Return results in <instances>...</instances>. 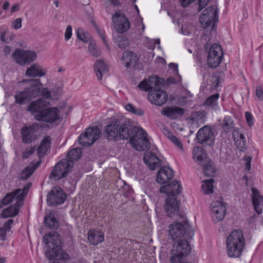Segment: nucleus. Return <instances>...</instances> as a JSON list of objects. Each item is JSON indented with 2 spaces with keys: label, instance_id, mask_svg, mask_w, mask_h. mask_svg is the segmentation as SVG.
Listing matches in <instances>:
<instances>
[{
  "label": "nucleus",
  "instance_id": "f257e3e1",
  "mask_svg": "<svg viewBox=\"0 0 263 263\" xmlns=\"http://www.w3.org/2000/svg\"><path fill=\"white\" fill-rule=\"evenodd\" d=\"M245 245L242 232L240 230L232 231L227 237L226 241L227 253L231 258L239 257Z\"/></svg>",
  "mask_w": 263,
  "mask_h": 263
},
{
  "label": "nucleus",
  "instance_id": "f03ea898",
  "mask_svg": "<svg viewBox=\"0 0 263 263\" xmlns=\"http://www.w3.org/2000/svg\"><path fill=\"white\" fill-rule=\"evenodd\" d=\"M104 134L107 139L112 141L127 139L129 137V125L126 122L120 124L118 119H114L105 126Z\"/></svg>",
  "mask_w": 263,
  "mask_h": 263
},
{
  "label": "nucleus",
  "instance_id": "7ed1b4c3",
  "mask_svg": "<svg viewBox=\"0 0 263 263\" xmlns=\"http://www.w3.org/2000/svg\"><path fill=\"white\" fill-rule=\"evenodd\" d=\"M129 142L132 146L138 151L149 148L150 143L146 132L141 127L135 126L129 130Z\"/></svg>",
  "mask_w": 263,
  "mask_h": 263
},
{
  "label": "nucleus",
  "instance_id": "20e7f679",
  "mask_svg": "<svg viewBox=\"0 0 263 263\" xmlns=\"http://www.w3.org/2000/svg\"><path fill=\"white\" fill-rule=\"evenodd\" d=\"M30 87L25 88L23 91L17 92L14 96L15 102L23 105L29 102L32 98L38 96L41 92L42 86L39 79H33Z\"/></svg>",
  "mask_w": 263,
  "mask_h": 263
},
{
  "label": "nucleus",
  "instance_id": "39448f33",
  "mask_svg": "<svg viewBox=\"0 0 263 263\" xmlns=\"http://www.w3.org/2000/svg\"><path fill=\"white\" fill-rule=\"evenodd\" d=\"M169 233L172 239H192L194 232L187 222H174L168 226Z\"/></svg>",
  "mask_w": 263,
  "mask_h": 263
},
{
  "label": "nucleus",
  "instance_id": "423d86ee",
  "mask_svg": "<svg viewBox=\"0 0 263 263\" xmlns=\"http://www.w3.org/2000/svg\"><path fill=\"white\" fill-rule=\"evenodd\" d=\"M187 239H181L174 244L171 251L170 261L171 262L185 260L186 256L190 253L191 246Z\"/></svg>",
  "mask_w": 263,
  "mask_h": 263
},
{
  "label": "nucleus",
  "instance_id": "0eeeda50",
  "mask_svg": "<svg viewBox=\"0 0 263 263\" xmlns=\"http://www.w3.org/2000/svg\"><path fill=\"white\" fill-rule=\"evenodd\" d=\"M223 53L221 45L213 44L210 48L207 56V64L211 68H216L221 63Z\"/></svg>",
  "mask_w": 263,
  "mask_h": 263
},
{
  "label": "nucleus",
  "instance_id": "6e6552de",
  "mask_svg": "<svg viewBox=\"0 0 263 263\" xmlns=\"http://www.w3.org/2000/svg\"><path fill=\"white\" fill-rule=\"evenodd\" d=\"M72 167V163L67 159H63L57 163L50 175V178L59 180L65 177Z\"/></svg>",
  "mask_w": 263,
  "mask_h": 263
},
{
  "label": "nucleus",
  "instance_id": "1a4fd4ad",
  "mask_svg": "<svg viewBox=\"0 0 263 263\" xmlns=\"http://www.w3.org/2000/svg\"><path fill=\"white\" fill-rule=\"evenodd\" d=\"M218 21V8L216 5L206 8L203 11L200 17V22L204 28L209 27L212 22L215 23Z\"/></svg>",
  "mask_w": 263,
  "mask_h": 263
},
{
  "label": "nucleus",
  "instance_id": "9d476101",
  "mask_svg": "<svg viewBox=\"0 0 263 263\" xmlns=\"http://www.w3.org/2000/svg\"><path fill=\"white\" fill-rule=\"evenodd\" d=\"M101 130L98 126L88 127L79 136V143L83 146H89L99 138Z\"/></svg>",
  "mask_w": 263,
  "mask_h": 263
},
{
  "label": "nucleus",
  "instance_id": "9b49d317",
  "mask_svg": "<svg viewBox=\"0 0 263 263\" xmlns=\"http://www.w3.org/2000/svg\"><path fill=\"white\" fill-rule=\"evenodd\" d=\"M39 125L37 123L26 125L21 129V139L24 143L30 144L36 140V133L39 130Z\"/></svg>",
  "mask_w": 263,
  "mask_h": 263
},
{
  "label": "nucleus",
  "instance_id": "f8f14e48",
  "mask_svg": "<svg viewBox=\"0 0 263 263\" xmlns=\"http://www.w3.org/2000/svg\"><path fill=\"white\" fill-rule=\"evenodd\" d=\"M111 19L114 28L118 33H124L129 29V22L121 11H117L112 16Z\"/></svg>",
  "mask_w": 263,
  "mask_h": 263
},
{
  "label": "nucleus",
  "instance_id": "ddd939ff",
  "mask_svg": "<svg viewBox=\"0 0 263 263\" xmlns=\"http://www.w3.org/2000/svg\"><path fill=\"white\" fill-rule=\"evenodd\" d=\"M60 113L57 107H47L42 113L35 115V119L38 121L51 123L59 119Z\"/></svg>",
  "mask_w": 263,
  "mask_h": 263
},
{
  "label": "nucleus",
  "instance_id": "4468645a",
  "mask_svg": "<svg viewBox=\"0 0 263 263\" xmlns=\"http://www.w3.org/2000/svg\"><path fill=\"white\" fill-rule=\"evenodd\" d=\"M12 55L15 62L21 65L30 64L36 58L34 51L22 49H16Z\"/></svg>",
  "mask_w": 263,
  "mask_h": 263
},
{
  "label": "nucleus",
  "instance_id": "2eb2a0df",
  "mask_svg": "<svg viewBox=\"0 0 263 263\" xmlns=\"http://www.w3.org/2000/svg\"><path fill=\"white\" fill-rule=\"evenodd\" d=\"M66 199V194L58 186H54L47 197V202L50 205L62 204Z\"/></svg>",
  "mask_w": 263,
  "mask_h": 263
},
{
  "label": "nucleus",
  "instance_id": "dca6fc26",
  "mask_svg": "<svg viewBox=\"0 0 263 263\" xmlns=\"http://www.w3.org/2000/svg\"><path fill=\"white\" fill-rule=\"evenodd\" d=\"M198 142L203 146L211 145L214 143V136L212 129L205 126L200 128L197 133Z\"/></svg>",
  "mask_w": 263,
  "mask_h": 263
},
{
  "label": "nucleus",
  "instance_id": "f3484780",
  "mask_svg": "<svg viewBox=\"0 0 263 263\" xmlns=\"http://www.w3.org/2000/svg\"><path fill=\"white\" fill-rule=\"evenodd\" d=\"M147 98L152 104L161 106L167 101V95L165 91L160 89H157L154 90H150Z\"/></svg>",
  "mask_w": 263,
  "mask_h": 263
},
{
  "label": "nucleus",
  "instance_id": "a211bd4d",
  "mask_svg": "<svg viewBox=\"0 0 263 263\" xmlns=\"http://www.w3.org/2000/svg\"><path fill=\"white\" fill-rule=\"evenodd\" d=\"M163 80L157 76H152L148 80H144L141 82L138 87L145 91L159 89L162 84Z\"/></svg>",
  "mask_w": 263,
  "mask_h": 263
},
{
  "label": "nucleus",
  "instance_id": "6ab92c4d",
  "mask_svg": "<svg viewBox=\"0 0 263 263\" xmlns=\"http://www.w3.org/2000/svg\"><path fill=\"white\" fill-rule=\"evenodd\" d=\"M211 211L213 220L215 222H218L223 219L226 212V209L222 202L215 201L212 203Z\"/></svg>",
  "mask_w": 263,
  "mask_h": 263
},
{
  "label": "nucleus",
  "instance_id": "aec40b11",
  "mask_svg": "<svg viewBox=\"0 0 263 263\" xmlns=\"http://www.w3.org/2000/svg\"><path fill=\"white\" fill-rule=\"evenodd\" d=\"M30 186L31 183H27V185L24 187L22 190L17 189L12 193L7 194L6 196L2 199V203L3 205H7L11 203L13 199H15V201H18L17 197L18 196L19 194L21 195H23L24 198L25 196H26L27 194Z\"/></svg>",
  "mask_w": 263,
  "mask_h": 263
},
{
  "label": "nucleus",
  "instance_id": "412c9836",
  "mask_svg": "<svg viewBox=\"0 0 263 263\" xmlns=\"http://www.w3.org/2000/svg\"><path fill=\"white\" fill-rule=\"evenodd\" d=\"M181 185L180 182L173 180L168 184L163 185L160 189V192L166 194L168 197H175L181 192Z\"/></svg>",
  "mask_w": 263,
  "mask_h": 263
},
{
  "label": "nucleus",
  "instance_id": "4be33fe9",
  "mask_svg": "<svg viewBox=\"0 0 263 263\" xmlns=\"http://www.w3.org/2000/svg\"><path fill=\"white\" fill-rule=\"evenodd\" d=\"M50 105L48 101L43 99H39L31 103L28 108V110L31 112V114L34 116L40 114L44 111L46 108Z\"/></svg>",
  "mask_w": 263,
  "mask_h": 263
},
{
  "label": "nucleus",
  "instance_id": "5701e85b",
  "mask_svg": "<svg viewBox=\"0 0 263 263\" xmlns=\"http://www.w3.org/2000/svg\"><path fill=\"white\" fill-rule=\"evenodd\" d=\"M18 198V201H15L14 205H11L9 208L4 209L2 213V216L4 218L13 217L16 215L20 210V206L24 200V195L19 194Z\"/></svg>",
  "mask_w": 263,
  "mask_h": 263
},
{
  "label": "nucleus",
  "instance_id": "b1692460",
  "mask_svg": "<svg viewBox=\"0 0 263 263\" xmlns=\"http://www.w3.org/2000/svg\"><path fill=\"white\" fill-rule=\"evenodd\" d=\"M174 176L173 170L168 166L162 167L158 172L157 182L159 184H164L170 181Z\"/></svg>",
  "mask_w": 263,
  "mask_h": 263
},
{
  "label": "nucleus",
  "instance_id": "393cba45",
  "mask_svg": "<svg viewBox=\"0 0 263 263\" xmlns=\"http://www.w3.org/2000/svg\"><path fill=\"white\" fill-rule=\"evenodd\" d=\"M251 190L252 192V195L251 196L252 204L255 211L258 214H260L262 211L263 196L260 194L259 190L256 187H252Z\"/></svg>",
  "mask_w": 263,
  "mask_h": 263
},
{
  "label": "nucleus",
  "instance_id": "a878e982",
  "mask_svg": "<svg viewBox=\"0 0 263 263\" xmlns=\"http://www.w3.org/2000/svg\"><path fill=\"white\" fill-rule=\"evenodd\" d=\"M184 111L183 108L175 106L164 108L162 111V114L170 119H175L182 116Z\"/></svg>",
  "mask_w": 263,
  "mask_h": 263
},
{
  "label": "nucleus",
  "instance_id": "bb28decb",
  "mask_svg": "<svg viewBox=\"0 0 263 263\" xmlns=\"http://www.w3.org/2000/svg\"><path fill=\"white\" fill-rule=\"evenodd\" d=\"M179 210L178 202L175 197H168L165 200V210L168 216L172 217Z\"/></svg>",
  "mask_w": 263,
  "mask_h": 263
},
{
  "label": "nucleus",
  "instance_id": "cd10ccee",
  "mask_svg": "<svg viewBox=\"0 0 263 263\" xmlns=\"http://www.w3.org/2000/svg\"><path fill=\"white\" fill-rule=\"evenodd\" d=\"M51 138L49 136H45L37 149V153L40 159L46 155L50 151Z\"/></svg>",
  "mask_w": 263,
  "mask_h": 263
},
{
  "label": "nucleus",
  "instance_id": "c85d7f7f",
  "mask_svg": "<svg viewBox=\"0 0 263 263\" xmlns=\"http://www.w3.org/2000/svg\"><path fill=\"white\" fill-rule=\"evenodd\" d=\"M144 161L148 165L149 168L152 170H154L158 167L160 165L159 159L154 153L148 152L146 153L143 157Z\"/></svg>",
  "mask_w": 263,
  "mask_h": 263
},
{
  "label": "nucleus",
  "instance_id": "c756f323",
  "mask_svg": "<svg viewBox=\"0 0 263 263\" xmlns=\"http://www.w3.org/2000/svg\"><path fill=\"white\" fill-rule=\"evenodd\" d=\"M233 137L237 148L241 152L247 149V143L244 135L235 129L233 132Z\"/></svg>",
  "mask_w": 263,
  "mask_h": 263
},
{
  "label": "nucleus",
  "instance_id": "7c9ffc66",
  "mask_svg": "<svg viewBox=\"0 0 263 263\" xmlns=\"http://www.w3.org/2000/svg\"><path fill=\"white\" fill-rule=\"evenodd\" d=\"M46 73L45 70L42 67L37 63L31 65L28 68L26 71V75L30 77H43Z\"/></svg>",
  "mask_w": 263,
  "mask_h": 263
},
{
  "label": "nucleus",
  "instance_id": "2f4dec72",
  "mask_svg": "<svg viewBox=\"0 0 263 263\" xmlns=\"http://www.w3.org/2000/svg\"><path fill=\"white\" fill-rule=\"evenodd\" d=\"M122 61L126 67L128 68L134 67L138 61V59L133 52L126 51L123 54Z\"/></svg>",
  "mask_w": 263,
  "mask_h": 263
},
{
  "label": "nucleus",
  "instance_id": "473e14b6",
  "mask_svg": "<svg viewBox=\"0 0 263 263\" xmlns=\"http://www.w3.org/2000/svg\"><path fill=\"white\" fill-rule=\"evenodd\" d=\"M88 239L93 245H97L104 241V234L102 232L89 230L88 232Z\"/></svg>",
  "mask_w": 263,
  "mask_h": 263
},
{
  "label": "nucleus",
  "instance_id": "72a5a7b5",
  "mask_svg": "<svg viewBox=\"0 0 263 263\" xmlns=\"http://www.w3.org/2000/svg\"><path fill=\"white\" fill-rule=\"evenodd\" d=\"M94 69L98 79L100 80L107 72L108 67L103 60H98L94 64Z\"/></svg>",
  "mask_w": 263,
  "mask_h": 263
},
{
  "label": "nucleus",
  "instance_id": "f704fd0d",
  "mask_svg": "<svg viewBox=\"0 0 263 263\" xmlns=\"http://www.w3.org/2000/svg\"><path fill=\"white\" fill-rule=\"evenodd\" d=\"M41 163V160L38 161L30 163L29 165L26 167L21 174V179L26 180L28 179L34 172V171L40 166Z\"/></svg>",
  "mask_w": 263,
  "mask_h": 263
},
{
  "label": "nucleus",
  "instance_id": "c9c22d12",
  "mask_svg": "<svg viewBox=\"0 0 263 263\" xmlns=\"http://www.w3.org/2000/svg\"><path fill=\"white\" fill-rule=\"evenodd\" d=\"M82 155V152L79 148H74L70 150L68 153L67 161H71L73 165V161L78 160Z\"/></svg>",
  "mask_w": 263,
  "mask_h": 263
},
{
  "label": "nucleus",
  "instance_id": "e433bc0d",
  "mask_svg": "<svg viewBox=\"0 0 263 263\" xmlns=\"http://www.w3.org/2000/svg\"><path fill=\"white\" fill-rule=\"evenodd\" d=\"M206 157V154L202 147H196L193 150V158L194 160L201 161Z\"/></svg>",
  "mask_w": 263,
  "mask_h": 263
},
{
  "label": "nucleus",
  "instance_id": "4c0bfd02",
  "mask_svg": "<svg viewBox=\"0 0 263 263\" xmlns=\"http://www.w3.org/2000/svg\"><path fill=\"white\" fill-rule=\"evenodd\" d=\"M44 222L46 226L51 229H57L58 227V221L52 213L46 216Z\"/></svg>",
  "mask_w": 263,
  "mask_h": 263
},
{
  "label": "nucleus",
  "instance_id": "58836bf2",
  "mask_svg": "<svg viewBox=\"0 0 263 263\" xmlns=\"http://www.w3.org/2000/svg\"><path fill=\"white\" fill-rule=\"evenodd\" d=\"M219 97V94L217 93L213 95L208 98L205 101L203 105L208 106L211 108H214L217 106V100Z\"/></svg>",
  "mask_w": 263,
  "mask_h": 263
},
{
  "label": "nucleus",
  "instance_id": "ea45409f",
  "mask_svg": "<svg viewBox=\"0 0 263 263\" xmlns=\"http://www.w3.org/2000/svg\"><path fill=\"white\" fill-rule=\"evenodd\" d=\"M114 41L120 48H125L128 45L127 38L123 35H118L115 36Z\"/></svg>",
  "mask_w": 263,
  "mask_h": 263
},
{
  "label": "nucleus",
  "instance_id": "a19ab883",
  "mask_svg": "<svg viewBox=\"0 0 263 263\" xmlns=\"http://www.w3.org/2000/svg\"><path fill=\"white\" fill-rule=\"evenodd\" d=\"M214 180L212 179L204 180L202 185V189L205 194H210L213 193Z\"/></svg>",
  "mask_w": 263,
  "mask_h": 263
},
{
  "label": "nucleus",
  "instance_id": "79ce46f5",
  "mask_svg": "<svg viewBox=\"0 0 263 263\" xmlns=\"http://www.w3.org/2000/svg\"><path fill=\"white\" fill-rule=\"evenodd\" d=\"M222 128L224 132H228L233 128V121L230 116L224 117L222 124Z\"/></svg>",
  "mask_w": 263,
  "mask_h": 263
},
{
  "label": "nucleus",
  "instance_id": "37998d69",
  "mask_svg": "<svg viewBox=\"0 0 263 263\" xmlns=\"http://www.w3.org/2000/svg\"><path fill=\"white\" fill-rule=\"evenodd\" d=\"M88 50L90 53L95 57L100 56L101 54V50L96 48V45L93 43H89L88 45Z\"/></svg>",
  "mask_w": 263,
  "mask_h": 263
},
{
  "label": "nucleus",
  "instance_id": "c03bdc74",
  "mask_svg": "<svg viewBox=\"0 0 263 263\" xmlns=\"http://www.w3.org/2000/svg\"><path fill=\"white\" fill-rule=\"evenodd\" d=\"M125 109L131 112L134 113L135 115H142L144 114V111L139 109L135 107L132 104H128L125 106Z\"/></svg>",
  "mask_w": 263,
  "mask_h": 263
},
{
  "label": "nucleus",
  "instance_id": "a18cd8bd",
  "mask_svg": "<svg viewBox=\"0 0 263 263\" xmlns=\"http://www.w3.org/2000/svg\"><path fill=\"white\" fill-rule=\"evenodd\" d=\"M215 169L214 167L211 164V162H209L204 168V172L206 175L210 176L215 173Z\"/></svg>",
  "mask_w": 263,
  "mask_h": 263
},
{
  "label": "nucleus",
  "instance_id": "49530a36",
  "mask_svg": "<svg viewBox=\"0 0 263 263\" xmlns=\"http://www.w3.org/2000/svg\"><path fill=\"white\" fill-rule=\"evenodd\" d=\"M35 151V148L33 147H28L26 148L25 151L22 153V158L24 159L29 158L32 155Z\"/></svg>",
  "mask_w": 263,
  "mask_h": 263
},
{
  "label": "nucleus",
  "instance_id": "de8ad7c7",
  "mask_svg": "<svg viewBox=\"0 0 263 263\" xmlns=\"http://www.w3.org/2000/svg\"><path fill=\"white\" fill-rule=\"evenodd\" d=\"M245 118L248 125L251 127L253 124V117L251 113L247 111L245 112Z\"/></svg>",
  "mask_w": 263,
  "mask_h": 263
},
{
  "label": "nucleus",
  "instance_id": "09e8293b",
  "mask_svg": "<svg viewBox=\"0 0 263 263\" xmlns=\"http://www.w3.org/2000/svg\"><path fill=\"white\" fill-rule=\"evenodd\" d=\"M255 94L259 100H263V90L261 86H257L256 87Z\"/></svg>",
  "mask_w": 263,
  "mask_h": 263
},
{
  "label": "nucleus",
  "instance_id": "8fccbe9b",
  "mask_svg": "<svg viewBox=\"0 0 263 263\" xmlns=\"http://www.w3.org/2000/svg\"><path fill=\"white\" fill-rule=\"evenodd\" d=\"M22 20L21 18H17L12 23V28L17 30L22 27Z\"/></svg>",
  "mask_w": 263,
  "mask_h": 263
},
{
  "label": "nucleus",
  "instance_id": "3c124183",
  "mask_svg": "<svg viewBox=\"0 0 263 263\" xmlns=\"http://www.w3.org/2000/svg\"><path fill=\"white\" fill-rule=\"evenodd\" d=\"M77 34L78 39L83 42L86 43L88 41V39L85 36V34L81 29H78Z\"/></svg>",
  "mask_w": 263,
  "mask_h": 263
},
{
  "label": "nucleus",
  "instance_id": "603ef678",
  "mask_svg": "<svg viewBox=\"0 0 263 263\" xmlns=\"http://www.w3.org/2000/svg\"><path fill=\"white\" fill-rule=\"evenodd\" d=\"M72 27L71 26H68L65 32V39L66 41L69 40L72 35Z\"/></svg>",
  "mask_w": 263,
  "mask_h": 263
},
{
  "label": "nucleus",
  "instance_id": "864d4df0",
  "mask_svg": "<svg viewBox=\"0 0 263 263\" xmlns=\"http://www.w3.org/2000/svg\"><path fill=\"white\" fill-rule=\"evenodd\" d=\"M172 140H171L175 145L181 149H183V145L180 141L176 137H172Z\"/></svg>",
  "mask_w": 263,
  "mask_h": 263
},
{
  "label": "nucleus",
  "instance_id": "5fc2aeb1",
  "mask_svg": "<svg viewBox=\"0 0 263 263\" xmlns=\"http://www.w3.org/2000/svg\"><path fill=\"white\" fill-rule=\"evenodd\" d=\"M42 95L46 99H49L51 98L50 92L48 91L47 88H43L41 91Z\"/></svg>",
  "mask_w": 263,
  "mask_h": 263
},
{
  "label": "nucleus",
  "instance_id": "6e6d98bb",
  "mask_svg": "<svg viewBox=\"0 0 263 263\" xmlns=\"http://www.w3.org/2000/svg\"><path fill=\"white\" fill-rule=\"evenodd\" d=\"M198 2L199 11H200L207 5L209 0H198Z\"/></svg>",
  "mask_w": 263,
  "mask_h": 263
},
{
  "label": "nucleus",
  "instance_id": "4d7b16f0",
  "mask_svg": "<svg viewBox=\"0 0 263 263\" xmlns=\"http://www.w3.org/2000/svg\"><path fill=\"white\" fill-rule=\"evenodd\" d=\"M13 223V220L12 219H9L7 222H6L4 224V228L5 230L6 229V231H9V230L11 229V224Z\"/></svg>",
  "mask_w": 263,
  "mask_h": 263
},
{
  "label": "nucleus",
  "instance_id": "13d9d810",
  "mask_svg": "<svg viewBox=\"0 0 263 263\" xmlns=\"http://www.w3.org/2000/svg\"><path fill=\"white\" fill-rule=\"evenodd\" d=\"M6 31H4L0 33L1 40L4 42L8 43V38L6 37Z\"/></svg>",
  "mask_w": 263,
  "mask_h": 263
},
{
  "label": "nucleus",
  "instance_id": "bf43d9fd",
  "mask_svg": "<svg viewBox=\"0 0 263 263\" xmlns=\"http://www.w3.org/2000/svg\"><path fill=\"white\" fill-rule=\"evenodd\" d=\"M246 158V161H247L245 166V170L247 171H249L251 168V158L250 157H247Z\"/></svg>",
  "mask_w": 263,
  "mask_h": 263
},
{
  "label": "nucleus",
  "instance_id": "052dcab7",
  "mask_svg": "<svg viewBox=\"0 0 263 263\" xmlns=\"http://www.w3.org/2000/svg\"><path fill=\"white\" fill-rule=\"evenodd\" d=\"M6 236V230L0 228V240H4Z\"/></svg>",
  "mask_w": 263,
  "mask_h": 263
},
{
  "label": "nucleus",
  "instance_id": "680f3d73",
  "mask_svg": "<svg viewBox=\"0 0 263 263\" xmlns=\"http://www.w3.org/2000/svg\"><path fill=\"white\" fill-rule=\"evenodd\" d=\"M213 82L215 84V85L217 86L220 83V78L217 75H214L213 76Z\"/></svg>",
  "mask_w": 263,
  "mask_h": 263
},
{
  "label": "nucleus",
  "instance_id": "e2e57ef3",
  "mask_svg": "<svg viewBox=\"0 0 263 263\" xmlns=\"http://www.w3.org/2000/svg\"><path fill=\"white\" fill-rule=\"evenodd\" d=\"M20 9V5L18 4L13 5L11 8V12L13 13Z\"/></svg>",
  "mask_w": 263,
  "mask_h": 263
},
{
  "label": "nucleus",
  "instance_id": "0e129e2a",
  "mask_svg": "<svg viewBox=\"0 0 263 263\" xmlns=\"http://www.w3.org/2000/svg\"><path fill=\"white\" fill-rule=\"evenodd\" d=\"M165 134L166 136V137L170 140V141L172 140V137H175L171 132H170L168 131H166V133H165Z\"/></svg>",
  "mask_w": 263,
  "mask_h": 263
},
{
  "label": "nucleus",
  "instance_id": "69168bd1",
  "mask_svg": "<svg viewBox=\"0 0 263 263\" xmlns=\"http://www.w3.org/2000/svg\"><path fill=\"white\" fill-rule=\"evenodd\" d=\"M9 6V4L8 2L6 1L4 2V3L3 5V8L5 10H7Z\"/></svg>",
  "mask_w": 263,
  "mask_h": 263
},
{
  "label": "nucleus",
  "instance_id": "338daca9",
  "mask_svg": "<svg viewBox=\"0 0 263 263\" xmlns=\"http://www.w3.org/2000/svg\"><path fill=\"white\" fill-rule=\"evenodd\" d=\"M169 66L170 67H172L174 69V70H176V71L178 72V68L177 65L174 63H171L169 65Z\"/></svg>",
  "mask_w": 263,
  "mask_h": 263
},
{
  "label": "nucleus",
  "instance_id": "774afa93",
  "mask_svg": "<svg viewBox=\"0 0 263 263\" xmlns=\"http://www.w3.org/2000/svg\"><path fill=\"white\" fill-rule=\"evenodd\" d=\"M111 1V3L112 5L118 6L120 5V3L119 2L118 0H110Z\"/></svg>",
  "mask_w": 263,
  "mask_h": 263
}]
</instances>
